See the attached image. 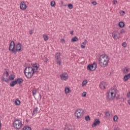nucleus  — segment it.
Here are the masks:
<instances>
[{"label":"nucleus","mask_w":130,"mask_h":130,"mask_svg":"<svg viewBox=\"0 0 130 130\" xmlns=\"http://www.w3.org/2000/svg\"><path fill=\"white\" fill-rule=\"evenodd\" d=\"M55 58L56 59V62L60 66L61 59L60 58V53H56L55 55Z\"/></svg>","instance_id":"11"},{"label":"nucleus","mask_w":130,"mask_h":130,"mask_svg":"<svg viewBox=\"0 0 130 130\" xmlns=\"http://www.w3.org/2000/svg\"><path fill=\"white\" fill-rule=\"evenodd\" d=\"M44 61H45V62L48 61V58L45 59Z\"/></svg>","instance_id":"48"},{"label":"nucleus","mask_w":130,"mask_h":130,"mask_svg":"<svg viewBox=\"0 0 130 130\" xmlns=\"http://www.w3.org/2000/svg\"><path fill=\"white\" fill-rule=\"evenodd\" d=\"M64 130H73V129L72 128V126H71V125H69L68 126H66L64 129Z\"/></svg>","instance_id":"29"},{"label":"nucleus","mask_w":130,"mask_h":130,"mask_svg":"<svg viewBox=\"0 0 130 130\" xmlns=\"http://www.w3.org/2000/svg\"><path fill=\"white\" fill-rule=\"evenodd\" d=\"M99 86L102 90H104L107 87V83L105 82H102L100 83Z\"/></svg>","instance_id":"14"},{"label":"nucleus","mask_w":130,"mask_h":130,"mask_svg":"<svg viewBox=\"0 0 130 130\" xmlns=\"http://www.w3.org/2000/svg\"><path fill=\"white\" fill-rule=\"evenodd\" d=\"M105 116H106V117H109V116H110V114H109V112H106L105 113Z\"/></svg>","instance_id":"36"},{"label":"nucleus","mask_w":130,"mask_h":130,"mask_svg":"<svg viewBox=\"0 0 130 130\" xmlns=\"http://www.w3.org/2000/svg\"><path fill=\"white\" fill-rule=\"evenodd\" d=\"M20 9L22 11H26L27 10V5L25 3V2L22 1L20 2Z\"/></svg>","instance_id":"12"},{"label":"nucleus","mask_w":130,"mask_h":130,"mask_svg":"<svg viewBox=\"0 0 130 130\" xmlns=\"http://www.w3.org/2000/svg\"><path fill=\"white\" fill-rule=\"evenodd\" d=\"M112 37L114 40H117L120 38V34L118 31H113L112 33Z\"/></svg>","instance_id":"9"},{"label":"nucleus","mask_w":130,"mask_h":130,"mask_svg":"<svg viewBox=\"0 0 130 130\" xmlns=\"http://www.w3.org/2000/svg\"><path fill=\"white\" fill-rule=\"evenodd\" d=\"M31 66L32 68L28 67L24 70V74L27 79H31L34 76V74L37 72L40 67L38 63H32Z\"/></svg>","instance_id":"1"},{"label":"nucleus","mask_w":130,"mask_h":130,"mask_svg":"<svg viewBox=\"0 0 130 130\" xmlns=\"http://www.w3.org/2000/svg\"><path fill=\"white\" fill-rule=\"evenodd\" d=\"M81 96L82 97H86V96H87V92H86V91L82 92L81 94Z\"/></svg>","instance_id":"34"},{"label":"nucleus","mask_w":130,"mask_h":130,"mask_svg":"<svg viewBox=\"0 0 130 130\" xmlns=\"http://www.w3.org/2000/svg\"><path fill=\"white\" fill-rule=\"evenodd\" d=\"M85 112H84V110L82 109H77L74 113V116L77 119H81L83 116L84 115Z\"/></svg>","instance_id":"5"},{"label":"nucleus","mask_w":130,"mask_h":130,"mask_svg":"<svg viewBox=\"0 0 130 130\" xmlns=\"http://www.w3.org/2000/svg\"><path fill=\"white\" fill-rule=\"evenodd\" d=\"M68 8H69V9H70V10H72V9H73V5H72L71 4H69Z\"/></svg>","instance_id":"37"},{"label":"nucleus","mask_w":130,"mask_h":130,"mask_svg":"<svg viewBox=\"0 0 130 130\" xmlns=\"http://www.w3.org/2000/svg\"><path fill=\"white\" fill-rule=\"evenodd\" d=\"M33 33H34V30H31L29 31V34L30 35H32V34H33Z\"/></svg>","instance_id":"42"},{"label":"nucleus","mask_w":130,"mask_h":130,"mask_svg":"<svg viewBox=\"0 0 130 130\" xmlns=\"http://www.w3.org/2000/svg\"><path fill=\"white\" fill-rule=\"evenodd\" d=\"M92 5H93V6H96V5H97V2L94 1L91 2Z\"/></svg>","instance_id":"41"},{"label":"nucleus","mask_w":130,"mask_h":130,"mask_svg":"<svg viewBox=\"0 0 130 130\" xmlns=\"http://www.w3.org/2000/svg\"><path fill=\"white\" fill-rule=\"evenodd\" d=\"M1 127H2V123H1V121H0V129Z\"/></svg>","instance_id":"50"},{"label":"nucleus","mask_w":130,"mask_h":130,"mask_svg":"<svg viewBox=\"0 0 130 130\" xmlns=\"http://www.w3.org/2000/svg\"><path fill=\"white\" fill-rule=\"evenodd\" d=\"M114 130H119V127L115 128Z\"/></svg>","instance_id":"49"},{"label":"nucleus","mask_w":130,"mask_h":130,"mask_svg":"<svg viewBox=\"0 0 130 130\" xmlns=\"http://www.w3.org/2000/svg\"><path fill=\"white\" fill-rule=\"evenodd\" d=\"M126 45L127 44L126 42H123L122 44V46H123V47H124V48L126 47Z\"/></svg>","instance_id":"38"},{"label":"nucleus","mask_w":130,"mask_h":130,"mask_svg":"<svg viewBox=\"0 0 130 130\" xmlns=\"http://www.w3.org/2000/svg\"><path fill=\"white\" fill-rule=\"evenodd\" d=\"M64 93L66 95H68V94H70V93H72V90H71V88L68 86H66L64 87Z\"/></svg>","instance_id":"16"},{"label":"nucleus","mask_w":130,"mask_h":130,"mask_svg":"<svg viewBox=\"0 0 130 130\" xmlns=\"http://www.w3.org/2000/svg\"><path fill=\"white\" fill-rule=\"evenodd\" d=\"M6 78H8L9 77V73L8 72H6Z\"/></svg>","instance_id":"45"},{"label":"nucleus","mask_w":130,"mask_h":130,"mask_svg":"<svg viewBox=\"0 0 130 130\" xmlns=\"http://www.w3.org/2000/svg\"><path fill=\"white\" fill-rule=\"evenodd\" d=\"M87 84H88V80H84L82 83V87H86Z\"/></svg>","instance_id":"21"},{"label":"nucleus","mask_w":130,"mask_h":130,"mask_svg":"<svg viewBox=\"0 0 130 130\" xmlns=\"http://www.w3.org/2000/svg\"><path fill=\"white\" fill-rule=\"evenodd\" d=\"M17 84H22L23 83V79L21 78H18L15 80Z\"/></svg>","instance_id":"20"},{"label":"nucleus","mask_w":130,"mask_h":130,"mask_svg":"<svg viewBox=\"0 0 130 130\" xmlns=\"http://www.w3.org/2000/svg\"><path fill=\"white\" fill-rule=\"evenodd\" d=\"M119 14L121 16H124V15H125V12L123 11H121L119 12Z\"/></svg>","instance_id":"32"},{"label":"nucleus","mask_w":130,"mask_h":130,"mask_svg":"<svg viewBox=\"0 0 130 130\" xmlns=\"http://www.w3.org/2000/svg\"><path fill=\"white\" fill-rule=\"evenodd\" d=\"M50 6L51 7L54 8L55 7V2L54 1H51L50 3Z\"/></svg>","instance_id":"31"},{"label":"nucleus","mask_w":130,"mask_h":130,"mask_svg":"<svg viewBox=\"0 0 130 130\" xmlns=\"http://www.w3.org/2000/svg\"><path fill=\"white\" fill-rule=\"evenodd\" d=\"M117 94V89L116 88H111L107 92L106 98L108 101L114 100L115 96Z\"/></svg>","instance_id":"3"},{"label":"nucleus","mask_w":130,"mask_h":130,"mask_svg":"<svg viewBox=\"0 0 130 130\" xmlns=\"http://www.w3.org/2000/svg\"><path fill=\"white\" fill-rule=\"evenodd\" d=\"M23 130H32V128H31V127L24 126L23 128Z\"/></svg>","instance_id":"30"},{"label":"nucleus","mask_w":130,"mask_h":130,"mask_svg":"<svg viewBox=\"0 0 130 130\" xmlns=\"http://www.w3.org/2000/svg\"><path fill=\"white\" fill-rule=\"evenodd\" d=\"M17 84V81L16 80L12 81L11 83H10V85L11 87H14V86H15Z\"/></svg>","instance_id":"26"},{"label":"nucleus","mask_w":130,"mask_h":130,"mask_svg":"<svg viewBox=\"0 0 130 130\" xmlns=\"http://www.w3.org/2000/svg\"><path fill=\"white\" fill-rule=\"evenodd\" d=\"M128 72H129V68L127 67L124 68L122 70V72L123 73V74H127Z\"/></svg>","instance_id":"18"},{"label":"nucleus","mask_w":130,"mask_h":130,"mask_svg":"<svg viewBox=\"0 0 130 130\" xmlns=\"http://www.w3.org/2000/svg\"><path fill=\"white\" fill-rule=\"evenodd\" d=\"M60 42L62 44H64L66 43V40L64 39H61Z\"/></svg>","instance_id":"33"},{"label":"nucleus","mask_w":130,"mask_h":130,"mask_svg":"<svg viewBox=\"0 0 130 130\" xmlns=\"http://www.w3.org/2000/svg\"><path fill=\"white\" fill-rule=\"evenodd\" d=\"M15 53L17 52H20V51H22L23 50V47L22 46V44L19 43L15 46Z\"/></svg>","instance_id":"10"},{"label":"nucleus","mask_w":130,"mask_h":130,"mask_svg":"<svg viewBox=\"0 0 130 130\" xmlns=\"http://www.w3.org/2000/svg\"><path fill=\"white\" fill-rule=\"evenodd\" d=\"M14 102L15 105H20V104H21V101L19 100V99H16Z\"/></svg>","instance_id":"25"},{"label":"nucleus","mask_w":130,"mask_h":130,"mask_svg":"<svg viewBox=\"0 0 130 130\" xmlns=\"http://www.w3.org/2000/svg\"><path fill=\"white\" fill-rule=\"evenodd\" d=\"M110 60V58L107 55L105 54H102L99 56V63L102 68H106L109 64Z\"/></svg>","instance_id":"2"},{"label":"nucleus","mask_w":130,"mask_h":130,"mask_svg":"<svg viewBox=\"0 0 130 130\" xmlns=\"http://www.w3.org/2000/svg\"><path fill=\"white\" fill-rule=\"evenodd\" d=\"M126 97L127 98H130V91L128 92H127Z\"/></svg>","instance_id":"40"},{"label":"nucleus","mask_w":130,"mask_h":130,"mask_svg":"<svg viewBox=\"0 0 130 130\" xmlns=\"http://www.w3.org/2000/svg\"><path fill=\"white\" fill-rule=\"evenodd\" d=\"M38 109L39 108L37 107L34 109L32 115H35V114H37V112H38Z\"/></svg>","instance_id":"22"},{"label":"nucleus","mask_w":130,"mask_h":130,"mask_svg":"<svg viewBox=\"0 0 130 130\" xmlns=\"http://www.w3.org/2000/svg\"><path fill=\"white\" fill-rule=\"evenodd\" d=\"M79 41V39L77 37H74L71 39V42H77Z\"/></svg>","instance_id":"23"},{"label":"nucleus","mask_w":130,"mask_h":130,"mask_svg":"<svg viewBox=\"0 0 130 130\" xmlns=\"http://www.w3.org/2000/svg\"><path fill=\"white\" fill-rule=\"evenodd\" d=\"M60 7H63V1L60 2Z\"/></svg>","instance_id":"43"},{"label":"nucleus","mask_w":130,"mask_h":130,"mask_svg":"<svg viewBox=\"0 0 130 130\" xmlns=\"http://www.w3.org/2000/svg\"><path fill=\"white\" fill-rule=\"evenodd\" d=\"M43 38L44 41H47L48 40V36L46 35H43Z\"/></svg>","instance_id":"28"},{"label":"nucleus","mask_w":130,"mask_h":130,"mask_svg":"<svg viewBox=\"0 0 130 130\" xmlns=\"http://www.w3.org/2000/svg\"><path fill=\"white\" fill-rule=\"evenodd\" d=\"M90 116H86L85 117V120L86 121H89V120H90Z\"/></svg>","instance_id":"35"},{"label":"nucleus","mask_w":130,"mask_h":130,"mask_svg":"<svg viewBox=\"0 0 130 130\" xmlns=\"http://www.w3.org/2000/svg\"><path fill=\"white\" fill-rule=\"evenodd\" d=\"M60 79L61 81H67L69 80V74L66 72L61 73L60 75Z\"/></svg>","instance_id":"8"},{"label":"nucleus","mask_w":130,"mask_h":130,"mask_svg":"<svg viewBox=\"0 0 130 130\" xmlns=\"http://www.w3.org/2000/svg\"><path fill=\"white\" fill-rule=\"evenodd\" d=\"M123 33H124V30L123 29H122L121 31H120V34H123Z\"/></svg>","instance_id":"46"},{"label":"nucleus","mask_w":130,"mask_h":130,"mask_svg":"<svg viewBox=\"0 0 130 130\" xmlns=\"http://www.w3.org/2000/svg\"><path fill=\"white\" fill-rule=\"evenodd\" d=\"M15 49V42H14V41H11L9 44V51L13 52V53H16Z\"/></svg>","instance_id":"7"},{"label":"nucleus","mask_w":130,"mask_h":130,"mask_svg":"<svg viewBox=\"0 0 130 130\" xmlns=\"http://www.w3.org/2000/svg\"><path fill=\"white\" fill-rule=\"evenodd\" d=\"M32 94L33 95H36V90H33L32 91Z\"/></svg>","instance_id":"44"},{"label":"nucleus","mask_w":130,"mask_h":130,"mask_svg":"<svg viewBox=\"0 0 130 130\" xmlns=\"http://www.w3.org/2000/svg\"><path fill=\"white\" fill-rule=\"evenodd\" d=\"M118 26L120 28H123V27H124V23L122 21H120L118 23Z\"/></svg>","instance_id":"24"},{"label":"nucleus","mask_w":130,"mask_h":130,"mask_svg":"<svg viewBox=\"0 0 130 130\" xmlns=\"http://www.w3.org/2000/svg\"><path fill=\"white\" fill-rule=\"evenodd\" d=\"M100 124V121L98 119H95L93 122V123L92 124V127H95L97 126V125H99Z\"/></svg>","instance_id":"15"},{"label":"nucleus","mask_w":130,"mask_h":130,"mask_svg":"<svg viewBox=\"0 0 130 130\" xmlns=\"http://www.w3.org/2000/svg\"><path fill=\"white\" fill-rule=\"evenodd\" d=\"M113 120L114 122H116L118 120V116L117 115H115L113 117Z\"/></svg>","instance_id":"27"},{"label":"nucleus","mask_w":130,"mask_h":130,"mask_svg":"<svg viewBox=\"0 0 130 130\" xmlns=\"http://www.w3.org/2000/svg\"><path fill=\"white\" fill-rule=\"evenodd\" d=\"M129 79H130V73H129L128 74L125 75L124 76L123 80L124 82H126V81L128 80Z\"/></svg>","instance_id":"17"},{"label":"nucleus","mask_w":130,"mask_h":130,"mask_svg":"<svg viewBox=\"0 0 130 130\" xmlns=\"http://www.w3.org/2000/svg\"><path fill=\"white\" fill-rule=\"evenodd\" d=\"M97 68V62H94L92 64H89L87 67V70L88 71H90V72H93L95 71Z\"/></svg>","instance_id":"6"},{"label":"nucleus","mask_w":130,"mask_h":130,"mask_svg":"<svg viewBox=\"0 0 130 130\" xmlns=\"http://www.w3.org/2000/svg\"><path fill=\"white\" fill-rule=\"evenodd\" d=\"M70 34H71V35H73V34H74V30L71 31H70Z\"/></svg>","instance_id":"47"},{"label":"nucleus","mask_w":130,"mask_h":130,"mask_svg":"<svg viewBox=\"0 0 130 130\" xmlns=\"http://www.w3.org/2000/svg\"><path fill=\"white\" fill-rule=\"evenodd\" d=\"M86 44H87V41L85 40L81 44V48H82V49H84L86 46Z\"/></svg>","instance_id":"19"},{"label":"nucleus","mask_w":130,"mask_h":130,"mask_svg":"<svg viewBox=\"0 0 130 130\" xmlns=\"http://www.w3.org/2000/svg\"><path fill=\"white\" fill-rule=\"evenodd\" d=\"M14 79H15V75H11L9 76V79L7 78H6L5 77H3L2 78V81H4V82H9V80H10V81H13V80H14Z\"/></svg>","instance_id":"13"},{"label":"nucleus","mask_w":130,"mask_h":130,"mask_svg":"<svg viewBox=\"0 0 130 130\" xmlns=\"http://www.w3.org/2000/svg\"><path fill=\"white\" fill-rule=\"evenodd\" d=\"M13 126L15 129H21L23 127L22 120L19 119H16L13 122Z\"/></svg>","instance_id":"4"},{"label":"nucleus","mask_w":130,"mask_h":130,"mask_svg":"<svg viewBox=\"0 0 130 130\" xmlns=\"http://www.w3.org/2000/svg\"><path fill=\"white\" fill-rule=\"evenodd\" d=\"M112 3L113 5H116L117 4V0H113Z\"/></svg>","instance_id":"39"}]
</instances>
